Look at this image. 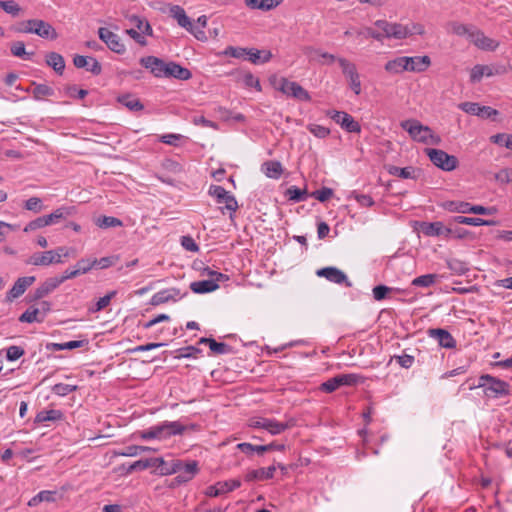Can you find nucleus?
Instances as JSON below:
<instances>
[{
    "mask_svg": "<svg viewBox=\"0 0 512 512\" xmlns=\"http://www.w3.org/2000/svg\"><path fill=\"white\" fill-rule=\"evenodd\" d=\"M374 24L383 34V38L401 40L414 34L422 35L424 33V27L421 24L416 23L402 25L400 23H392L386 20H377Z\"/></svg>",
    "mask_w": 512,
    "mask_h": 512,
    "instance_id": "nucleus-1",
    "label": "nucleus"
},
{
    "mask_svg": "<svg viewBox=\"0 0 512 512\" xmlns=\"http://www.w3.org/2000/svg\"><path fill=\"white\" fill-rule=\"evenodd\" d=\"M13 29L18 33L36 34L44 39L55 40L58 37L55 28L48 22L41 19H29L23 21Z\"/></svg>",
    "mask_w": 512,
    "mask_h": 512,
    "instance_id": "nucleus-2",
    "label": "nucleus"
},
{
    "mask_svg": "<svg viewBox=\"0 0 512 512\" xmlns=\"http://www.w3.org/2000/svg\"><path fill=\"white\" fill-rule=\"evenodd\" d=\"M186 427L179 421H165L159 425L150 427L148 430L142 431L140 437L147 439H166L173 435H182L185 433Z\"/></svg>",
    "mask_w": 512,
    "mask_h": 512,
    "instance_id": "nucleus-3",
    "label": "nucleus"
},
{
    "mask_svg": "<svg viewBox=\"0 0 512 512\" xmlns=\"http://www.w3.org/2000/svg\"><path fill=\"white\" fill-rule=\"evenodd\" d=\"M296 424L295 419L289 418L285 422L276 419L253 417L249 420V426L255 429H264L271 435H278L287 429L294 427Z\"/></svg>",
    "mask_w": 512,
    "mask_h": 512,
    "instance_id": "nucleus-4",
    "label": "nucleus"
},
{
    "mask_svg": "<svg viewBox=\"0 0 512 512\" xmlns=\"http://www.w3.org/2000/svg\"><path fill=\"white\" fill-rule=\"evenodd\" d=\"M363 381L364 378L359 374H339L323 382L320 386V390L325 393H332L341 386H355Z\"/></svg>",
    "mask_w": 512,
    "mask_h": 512,
    "instance_id": "nucleus-5",
    "label": "nucleus"
},
{
    "mask_svg": "<svg viewBox=\"0 0 512 512\" xmlns=\"http://www.w3.org/2000/svg\"><path fill=\"white\" fill-rule=\"evenodd\" d=\"M479 387H485V393L489 397H500L509 394V384L491 375H482L479 378Z\"/></svg>",
    "mask_w": 512,
    "mask_h": 512,
    "instance_id": "nucleus-6",
    "label": "nucleus"
},
{
    "mask_svg": "<svg viewBox=\"0 0 512 512\" xmlns=\"http://www.w3.org/2000/svg\"><path fill=\"white\" fill-rule=\"evenodd\" d=\"M425 151L430 161L438 168L444 171H452L456 169L458 165V159L455 156L449 155L440 149L428 148Z\"/></svg>",
    "mask_w": 512,
    "mask_h": 512,
    "instance_id": "nucleus-7",
    "label": "nucleus"
},
{
    "mask_svg": "<svg viewBox=\"0 0 512 512\" xmlns=\"http://www.w3.org/2000/svg\"><path fill=\"white\" fill-rule=\"evenodd\" d=\"M50 310V303L47 301H41L37 305L30 306L24 313H22L19 317V321L25 323H41L44 321Z\"/></svg>",
    "mask_w": 512,
    "mask_h": 512,
    "instance_id": "nucleus-8",
    "label": "nucleus"
},
{
    "mask_svg": "<svg viewBox=\"0 0 512 512\" xmlns=\"http://www.w3.org/2000/svg\"><path fill=\"white\" fill-rule=\"evenodd\" d=\"M401 127L409 133L411 138L415 141L426 143L430 128L422 125L418 120L409 119L401 122Z\"/></svg>",
    "mask_w": 512,
    "mask_h": 512,
    "instance_id": "nucleus-9",
    "label": "nucleus"
},
{
    "mask_svg": "<svg viewBox=\"0 0 512 512\" xmlns=\"http://www.w3.org/2000/svg\"><path fill=\"white\" fill-rule=\"evenodd\" d=\"M327 116L333 119L337 124H339L343 129L350 133H359L361 131L360 124L354 120V118L344 112L337 110H329L327 112Z\"/></svg>",
    "mask_w": 512,
    "mask_h": 512,
    "instance_id": "nucleus-10",
    "label": "nucleus"
},
{
    "mask_svg": "<svg viewBox=\"0 0 512 512\" xmlns=\"http://www.w3.org/2000/svg\"><path fill=\"white\" fill-rule=\"evenodd\" d=\"M279 90L288 95L292 96L295 99L301 101H310L311 97L307 90H305L300 84L297 82L289 81L285 78L280 80Z\"/></svg>",
    "mask_w": 512,
    "mask_h": 512,
    "instance_id": "nucleus-11",
    "label": "nucleus"
},
{
    "mask_svg": "<svg viewBox=\"0 0 512 512\" xmlns=\"http://www.w3.org/2000/svg\"><path fill=\"white\" fill-rule=\"evenodd\" d=\"M98 35L111 51L117 54H123L126 51V47L120 37L109 29L104 27L99 28Z\"/></svg>",
    "mask_w": 512,
    "mask_h": 512,
    "instance_id": "nucleus-12",
    "label": "nucleus"
},
{
    "mask_svg": "<svg viewBox=\"0 0 512 512\" xmlns=\"http://www.w3.org/2000/svg\"><path fill=\"white\" fill-rule=\"evenodd\" d=\"M29 265L34 266H48L50 264H58L62 263L61 254L59 252H54L53 250H48L42 253H34L32 254L28 260L26 261Z\"/></svg>",
    "mask_w": 512,
    "mask_h": 512,
    "instance_id": "nucleus-13",
    "label": "nucleus"
},
{
    "mask_svg": "<svg viewBox=\"0 0 512 512\" xmlns=\"http://www.w3.org/2000/svg\"><path fill=\"white\" fill-rule=\"evenodd\" d=\"M209 194L216 198L218 203H224L225 208L229 211L235 212L238 208L237 201L233 195H231L222 186L212 185L209 188Z\"/></svg>",
    "mask_w": 512,
    "mask_h": 512,
    "instance_id": "nucleus-14",
    "label": "nucleus"
},
{
    "mask_svg": "<svg viewBox=\"0 0 512 512\" xmlns=\"http://www.w3.org/2000/svg\"><path fill=\"white\" fill-rule=\"evenodd\" d=\"M140 64L149 69L150 72L157 78H166V69H168V62L155 57V56H146L140 59Z\"/></svg>",
    "mask_w": 512,
    "mask_h": 512,
    "instance_id": "nucleus-15",
    "label": "nucleus"
},
{
    "mask_svg": "<svg viewBox=\"0 0 512 512\" xmlns=\"http://www.w3.org/2000/svg\"><path fill=\"white\" fill-rule=\"evenodd\" d=\"M316 275L324 277L328 281L335 284H344L346 287H351L352 283L348 280L347 275L336 267H324L316 271Z\"/></svg>",
    "mask_w": 512,
    "mask_h": 512,
    "instance_id": "nucleus-16",
    "label": "nucleus"
},
{
    "mask_svg": "<svg viewBox=\"0 0 512 512\" xmlns=\"http://www.w3.org/2000/svg\"><path fill=\"white\" fill-rule=\"evenodd\" d=\"M469 41L472 42L475 46L483 50L493 51L498 46V43L491 38H488L484 35L482 31L474 27L473 31L470 34Z\"/></svg>",
    "mask_w": 512,
    "mask_h": 512,
    "instance_id": "nucleus-17",
    "label": "nucleus"
},
{
    "mask_svg": "<svg viewBox=\"0 0 512 512\" xmlns=\"http://www.w3.org/2000/svg\"><path fill=\"white\" fill-rule=\"evenodd\" d=\"M35 282L34 276H25L18 278L14 283L13 287L7 292L6 299L8 301H13L20 297L26 289L31 286Z\"/></svg>",
    "mask_w": 512,
    "mask_h": 512,
    "instance_id": "nucleus-18",
    "label": "nucleus"
},
{
    "mask_svg": "<svg viewBox=\"0 0 512 512\" xmlns=\"http://www.w3.org/2000/svg\"><path fill=\"white\" fill-rule=\"evenodd\" d=\"M428 334L430 337L437 340L438 344L443 348L452 349L456 347V340L451 333L445 329H429Z\"/></svg>",
    "mask_w": 512,
    "mask_h": 512,
    "instance_id": "nucleus-19",
    "label": "nucleus"
},
{
    "mask_svg": "<svg viewBox=\"0 0 512 512\" xmlns=\"http://www.w3.org/2000/svg\"><path fill=\"white\" fill-rule=\"evenodd\" d=\"M73 63L75 67L85 68L94 75H99L102 72L101 64L93 57L76 55L73 59Z\"/></svg>",
    "mask_w": 512,
    "mask_h": 512,
    "instance_id": "nucleus-20",
    "label": "nucleus"
},
{
    "mask_svg": "<svg viewBox=\"0 0 512 512\" xmlns=\"http://www.w3.org/2000/svg\"><path fill=\"white\" fill-rule=\"evenodd\" d=\"M164 465H166V461L162 457L141 459L131 464L128 468V472L131 473L136 470L156 468L159 469V473L161 474V469L164 467Z\"/></svg>",
    "mask_w": 512,
    "mask_h": 512,
    "instance_id": "nucleus-21",
    "label": "nucleus"
},
{
    "mask_svg": "<svg viewBox=\"0 0 512 512\" xmlns=\"http://www.w3.org/2000/svg\"><path fill=\"white\" fill-rule=\"evenodd\" d=\"M60 285V282L58 280V277H51L46 279L34 292L30 295L31 301L42 299L43 297L47 296L49 293L54 291L58 286Z\"/></svg>",
    "mask_w": 512,
    "mask_h": 512,
    "instance_id": "nucleus-22",
    "label": "nucleus"
},
{
    "mask_svg": "<svg viewBox=\"0 0 512 512\" xmlns=\"http://www.w3.org/2000/svg\"><path fill=\"white\" fill-rule=\"evenodd\" d=\"M183 295L180 290L177 288H169L165 290H161L155 293L151 298V305L157 306L163 303H166L170 300L176 301L177 298H181Z\"/></svg>",
    "mask_w": 512,
    "mask_h": 512,
    "instance_id": "nucleus-23",
    "label": "nucleus"
},
{
    "mask_svg": "<svg viewBox=\"0 0 512 512\" xmlns=\"http://www.w3.org/2000/svg\"><path fill=\"white\" fill-rule=\"evenodd\" d=\"M422 232L426 236L435 237V236H445L449 237L452 232L451 227H446L442 222H433V223H423Z\"/></svg>",
    "mask_w": 512,
    "mask_h": 512,
    "instance_id": "nucleus-24",
    "label": "nucleus"
},
{
    "mask_svg": "<svg viewBox=\"0 0 512 512\" xmlns=\"http://www.w3.org/2000/svg\"><path fill=\"white\" fill-rule=\"evenodd\" d=\"M198 462L195 460L182 463V471L177 475L175 480L177 483H185L190 481L198 473Z\"/></svg>",
    "mask_w": 512,
    "mask_h": 512,
    "instance_id": "nucleus-25",
    "label": "nucleus"
},
{
    "mask_svg": "<svg viewBox=\"0 0 512 512\" xmlns=\"http://www.w3.org/2000/svg\"><path fill=\"white\" fill-rule=\"evenodd\" d=\"M192 73L189 69L170 61L168 62V69H166V78H175L178 80H189Z\"/></svg>",
    "mask_w": 512,
    "mask_h": 512,
    "instance_id": "nucleus-26",
    "label": "nucleus"
},
{
    "mask_svg": "<svg viewBox=\"0 0 512 512\" xmlns=\"http://www.w3.org/2000/svg\"><path fill=\"white\" fill-rule=\"evenodd\" d=\"M407 68L410 72H423L425 71L431 64V60L428 56H415V57H407Z\"/></svg>",
    "mask_w": 512,
    "mask_h": 512,
    "instance_id": "nucleus-27",
    "label": "nucleus"
},
{
    "mask_svg": "<svg viewBox=\"0 0 512 512\" xmlns=\"http://www.w3.org/2000/svg\"><path fill=\"white\" fill-rule=\"evenodd\" d=\"M169 13L171 17H173L178 25L184 29H191L192 28V21L187 16L185 10L179 6V5H173L169 9Z\"/></svg>",
    "mask_w": 512,
    "mask_h": 512,
    "instance_id": "nucleus-28",
    "label": "nucleus"
},
{
    "mask_svg": "<svg viewBox=\"0 0 512 512\" xmlns=\"http://www.w3.org/2000/svg\"><path fill=\"white\" fill-rule=\"evenodd\" d=\"M75 213L74 207H60L49 215H44L47 225L57 224Z\"/></svg>",
    "mask_w": 512,
    "mask_h": 512,
    "instance_id": "nucleus-29",
    "label": "nucleus"
},
{
    "mask_svg": "<svg viewBox=\"0 0 512 512\" xmlns=\"http://www.w3.org/2000/svg\"><path fill=\"white\" fill-rule=\"evenodd\" d=\"M276 471L275 466H269L267 468H259L256 470H252L247 473L246 480L247 481H254V480H268L274 477V473Z\"/></svg>",
    "mask_w": 512,
    "mask_h": 512,
    "instance_id": "nucleus-30",
    "label": "nucleus"
},
{
    "mask_svg": "<svg viewBox=\"0 0 512 512\" xmlns=\"http://www.w3.org/2000/svg\"><path fill=\"white\" fill-rule=\"evenodd\" d=\"M219 285L214 279L195 281L190 284V289L196 294H204L213 292L218 289Z\"/></svg>",
    "mask_w": 512,
    "mask_h": 512,
    "instance_id": "nucleus-31",
    "label": "nucleus"
},
{
    "mask_svg": "<svg viewBox=\"0 0 512 512\" xmlns=\"http://www.w3.org/2000/svg\"><path fill=\"white\" fill-rule=\"evenodd\" d=\"M387 172L390 175L400 177L402 179H415L417 170L411 166L408 167H398L394 165L386 166Z\"/></svg>",
    "mask_w": 512,
    "mask_h": 512,
    "instance_id": "nucleus-32",
    "label": "nucleus"
},
{
    "mask_svg": "<svg viewBox=\"0 0 512 512\" xmlns=\"http://www.w3.org/2000/svg\"><path fill=\"white\" fill-rule=\"evenodd\" d=\"M46 63L48 66L53 68V70L62 75L65 69V60L63 56L57 52H50L46 55Z\"/></svg>",
    "mask_w": 512,
    "mask_h": 512,
    "instance_id": "nucleus-33",
    "label": "nucleus"
},
{
    "mask_svg": "<svg viewBox=\"0 0 512 512\" xmlns=\"http://www.w3.org/2000/svg\"><path fill=\"white\" fill-rule=\"evenodd\" d=\"M406 56H400L395 59L389 60L385 64V70L391 74H400L408 71Z\"/></svg>",
    "mask_w": 512,
    "mask_h": 512,
    "instance_id": "nucleus-34",
    "label": "nucleus"
},
{
    "mask_svg": "<svg viewBox=\"0 0 512 512\" xmlns=\"http://www.w3.org/2000/svg\"><path fill=\"white\" fill-rule=\"evenodd\" d=\"M283 0H245V5L251 9L269 11L276 8Z\"/></svg>",
    "mask_w": 512,
    "mask_h": 512,
    "instance_id": "nucleus-35",
    "label": "nucleus"
},
{
    "mask_svg": "<svg viewBox=\"0 0 512 512\" xmlns=\"http://www.w3.org/2000/svg\"><path fill=\"white\" fill-rule=\"evenodd\" d=\"M1 7L13 18L21 17L25 13V9L16 0H2Z\"/></svg>",
    "mask_w": 512,
    "mask_h": 512,
    "instance_id": "nucleus-36",
    "label": "nucleus"
},
{
    "mask_svg": "<svg viewBox=\"0 0 512 512\" xmlns=\"http://www.w3.org/2000/svg\"><path fill=\"white\" fill-rule=\"evenodd\" d=\"M274 447L273 443L267 444V445H252L250 443H239L237 445V448L248 455H251L253 452L258 453L259 455H262L265 452L271 451Z\"/></svg>",
    "mask_w": 512,
    "mask_h": 512,
    "instance_id": "nucleus-37",
    "label": "nucleus"
},
{
    "mask_svg": "<svg viewBox=\"0 0 512 512\" xmlns=\"http://www.w3.org/2000/svg\"><path fill=\"white\" fill-rule=\"evenodd\" d=\"M63 413L60 410H42L37 413L35 423H43L46 421H57L62 419Z\"/></svg>",
    "mask_w": 512,
    "mask_h": 512,
    "instance_id": "nucleus-38",
    "label": "nucleus"
},
{
    "mask_svg": "<svg viewBox=\"0 0 512 512\" xmlns=\"http://www.w3.org/2000/svg\"><path fill=\"white\" fill-rule=\"evenodd\" d=\"M448 268L456 275H464L469 271V264L466 261L451 258L446 261Z\"/></svg>",
    "mask_w": 512,
    "mask_h": 512,
    "instance_id": "nucleus-39",
    "label": "nucleus"
},
{
    "mask_svg": "<svg viewBox=\"0 0 512 512\" xmlns=\"http://www.w3.org/2000/svg\"><path fill=\"white\" fill-rule=\"evenodd\" d=\"M262 167L265 175L269 178L278 179L283 172L282 165L278 161H267Z\"/></svg>",
    "mask_w": 512,
    "mask_h": 512,
    "instance_id": "nucleus-40",
    "label": "nucleus"
},
{
    "mask_svg": "<svg viewBox=\"0 0 512 512\" xmlns=\"http://www.w3.org/2000/svg\"><path fill=\"white\" fill-rule=\"evenodd\" d=\"M119 103L127 107L131 111H140L144 108L140 100L132 95L126 94L118 98Z\"/></svg>",
    "mask_w": 512,
    "mask_h": 512,
    "instance_id": "nucleus-41",
    "label": "nucleus"
},
{
    "mask_svg": "<svg viewBox=\"0 0 512 512\" xmlns=\"http://www.w3.org/2000/svg\"><path fill=\"white\" fill-rule=\"evenodd\" d=\"M303 51H304V53L306 55H310V54L314 53V54L320 56L322 58V61L320 63L323 64V65H325V64L326 65H331L332 63L337 61V59L339 58V57H336L333 54H330L328 52H323L320 49H316L314 47H305L303 49Z\"/></svg>",
    "mask_w": 512,
    "mask_h": 512,
    "instance_id": "nucleus-42",
    "label": "nucleus"
},
{
    "mask_svg": "<svg viewBox=\"0 0 512 512\" xmlns=\"http://www.w3.org/2000/svg\"><path fill=\"white\" fill-rule=\"evenodd\" d=\"M56 492L44 490L35 495L32 499L29 500L28 505L30 507H35L39 505L41 502H54L55 501Z\"/></svg>",
    "mask_w": 512,
    "mask_h": 512,
    "instance_id": "nucleus-43",
    "label": "nucleus"
},
{
    "mask_svg": "<svg viewBox=\"0 0 512 512\" xmlns=\"http://www.w3.org/2000/svg\"><path fill=\"white\" fill-rule=\"evenodd\" d=\"M84 343L83 340H73L65 343H51L47 345V348L53 351L72 350L82 347Z\"/></svg>",
    "mask_w": 512,
    "mask_h": 512,
    "instance_id": "nucleus-44",
    "label": "nucleus"
},
{
    "mask_svg": "<svg viewBox=\"0 0 512 512\" xmlns=\"http://www.w3.org/2000/svg\"><path fill=\"white\" fill-rule=\"evenodd\" d=\"M11 53L16 56L20 57L24 60H30L31 57L34 55V52H26L25 50V44L22 41H15L11 44Z\"/></svg>",
    "mask_w": 512,
    "mask_h": 512,
    "instance_id": "nucleus-45",
    "label": "nucleus"
},
{
    "mask_svg": "<svg viewBox=\"0 0 512 512\" xmlns=\"http://www.w3.org/2000/svg\"><path fill=\"white\" fill-rule=\"evenodd\" d=\"M95 224L100 228L107 229L122 226V221L113 216H100L96 219Z\"/></svg>",
    "mask_w": 512,
    "mask_h": 512,
    "instance_id": "nucleus-46",
    "label": "nucleus"
},
{
    "mask_svg": "<svg viewBox=\"0 0 512 512\" xmlns=\"http://www.w3.org/2000/svg\"><path fill=\"white\" fill-rule=\"evenodd\" d=\"M337 62L342 69V73L346 76L347 79L358 74L355 64L350 62L348 59L339 57Z\"/></svg>",
    "mask_w": 512,
    "mask_h": 512,
    "instance_id": "nucleus-47",
    "label": "nucleus"
},
{
    "mask_svg": "<svg viewBox=\"0 0 512 512\" xmlns=\"http://www.w3.org/2000/svg\"><path fill=\"white\" fill-rule=\"evenodd\" d=\"M438 276L436 274H425L412 280V285L416 287H430L435 284Z\"/></svg>",
    "mask_w": 512,
    "mask_h": 512,
    "instance_id": "nucleus-48",
    "label": "nucleus"
},
{
    "mask_svg": "<svg viewBox=\"0 0 512 512\" xmlns=\"http://www.w3.org/2000/svg\"><path fill=\"white\" fill-rule=\"evenodd\" d=\"M286 196L290 201L301 202L306 200L307 192L305 189H300L296 186H291L286 190Z\"/></svg>",
    "mask_w": 512,
    "mask_h": 512,
    "instance_id": "nucleus-49",
    "label": "nucleus"
},
{
    "mask_svg": "<svg viewBox=\"0 0 512 512\" xmlns=\"http://www.w3.org/2000/svg\"><path fill=\"white\" fill-rule=\"evenodd\" d=\"M182 460H172V461H166V465L162 467L161 469V475H171V474H180V471H182Z\"/></svg>",
    "mask_w": 512,
    "mask_h": 512,
    "instance_id": "nucleus-50",
    "label": "nucleus"
},
{
    "mask_svg": "<svg viewBox=\"0 0 512 512\" xmlns=\"http://www.w3.org/2000/svg\"><path fill=\"white\" fill-rule=\"evenodd\" d=\"M484 75L491 76V68L484 65H476L471 71L470 78L472 82H477L480 81Z\"/></svg>",
    "mask_w": 512,
    "mask_h": 512,
    "instance_id": "nucleus-51",
    "label": "nucleus"
},
{
    "mask_svg": "<svg viewBox=\"0 0 512 512\" xmlns=\"http://www.w3.org/2000/svg\"><path fill=\"white\" fill-rule=\"evenodd\" d=\"M451 31L458 36H466L470 38V34L474 29V26L465 25L458 22H452L450 24Z\"/></svg>",
    "mask_w": 512,
    "mask_h": 512,
    "instance_id": "nucleus-52",
    "label": "nucleus"
},
{
    "mask_svg": "<svg viewBox=\"0 0 512 512\" xmlns=\"http://www.w3.org/2000/svg\"><path fill=\"white\" fill-rule=\"evenodd\" d=\"M445 208L450 212L469 213L470 203L463 201H450L445 204Z\"/></svg>",
    "mask_w": 512,
    "mask_h": 512,
    "instance_id": "nucleus-53",
    "label": "nucleus"
},
{
    "mask_svg": "<svg viewBox=\"0 0 512 512\" xmlns=\"http://www.w3.org/2000/svg\"><path fill=\"white\" fill-rule=\"evenodd\" d=\"M116 294H117L116 291H111L107 295H105L104 297H101L96 302L95 306L91 307L89 309V311L92 312V313H96V312H99V311L103 310L104 308H106L110 304L112 298H114L116 296Z\"/></svg>",
    "mask_w": 512,
    "mask_h": 512,
    "instance_id": "nucleus-54",
    "label": "nucleus"
},
{
    "mask_svg": "<svg viewBox=\"0 0 512 512\" xmlns=\"http://www.w3.org/2000/svg\"><path fill=\"white\" fill-rule=\"evenodd\" d=\"M53 94V88L44 84L36 85L33 89V97L37 100H41L47 96H52Z\"/></svg>",
    "mask_w": 512,
    "mask_h": 512,
    "instance_id": "nucleus-55",
    "label": "nucleus"
},
{
    "mask_svg": "<svg viewBox=\"0 0 512 512\" xmlns=\"http://www.w3.org/2000/svg\"><path fill=\"white\" fill-rule=\"evenodd\" d=\"M77 386L76 385H69V384H64V383H58V384H55L53 387H52V392L58 396H66L68 394H70L71 392H74L77 390Z\"/></svg>",
    "mask_w": 512,
    "mask_h": 512,
    "instance_id": "nucleus-56",
    "label": "nucleus"
},
{
    "mask_svg": "<svg viewBox=\"0 0 512 512\" xmlns=\"http://www.w3.org/2000/svg\"><path fill=\"white\" fill-rule=\"evenodd\" d=\"M209 348L214 354H218V355L228 354V353L232 352L231 346H229L228 344L223 343V342H217L214 339L210 341Z\"/></svg>",
    "mask_w": 512,
    "mask_h": 512,
    "instance_id": "nucleus-57",
    "label": "nucleus"
},
{
    "mask_svg": "<svg viewBox=\"0 0 512 512\" xmlns=\"http://www.w3.org/2000/svg\"><path fill=\"white\" fill-rule=\"evenodd\" d=\"M218 484L220 487V492H222V494H225L240 487L241 481L238 479H231L227 481H220L218 482Z\"/></svg>",
    "mask_w": 512,
    "mask_h": 512,
    "instance_id": "nucleus-58",
    "label": "nucleus"
},
{
    "mask_svg": "<svg viewBox=\"0 0 512 512\" xmlns=\"http://www.w3.org/2000/svg\"><path fill=\"white\" fill-rule=\"evenodd\" d=\"M48 226L47 225V221L45 220V217L44 216H41V217H38L32 221H30L24 228V231L25 232H31V231H35L37 229H40V228H43V227H46Z\"/></svg>",
    "mask_w": 512,
    "mask_h": 512,
    "instance_id": "nucleus-59",
    "label": "nucleus"
},
{
    "mask_svg": "<svg viewBox=\"0 0 512 512\" xmlns=\"http://www.w3.org/2000/svg\"><path fill=\"white\" fill-rule=\"evenodd\" d=\"M308 130L318 138H326L330 134V130L318 124H310Z\"/></svg>",
    "mask_w": 512,
    "mask_h": 512,
    "instance_id": "nucleus-60",
    "label": "nucleus"
},
{
    "mask_svg": "<svg viewBox=\"0 0 512 512\" xmlns=\"http://www.w3.org/2000/svg\"><path fill=\"white\" fill-rule=\"evenodd\" d=\"M480 107V104L475 102H463L459 104V108L462 111L476 116L479 115Z\"/></svg>",
    "mask_w": 512,
    "mask_h": 512,
    "instance_id": "nucleus-61",
    "label": "nucleus"
},
{
    "mask_svg": "<svg viewBox=\"0 0 512 512\" xmlns=\"http://www.w3.org/2000/svg\"><path fill=\"white\" fill-rule=\"evenodd\" d=\"M24 207L29 211L38 213L43 208L42 200L38 197H31L25 202Z\"/></svg>",
    "mask_w": 512,
    "mask_h": 512,
    "instance_id": "nucleus-62",
    "label": "nucleus"
},
{
    "mask_svg": "<svg viewBox=\"0 0 512 512\" xmlns=\"http://www.w3.org/2000/svg\"><path fill=\"white\" fill-rule=\"evenodd\" d=\"M333 195V191L331 188L323 187L320 190H316L312 193V197L317 199L320 202H325L331 198Z\"/></svg>",
    "mask_w": 512,
    "mask_h": 512,
    "instance_id": "nucleus-63",
    "label": "nucleus"
},
{
    "mask_svg": "<svg viewBox=\"0 0 512 512\" xmlns=\"http://www.w3.org/2000/svg\"><path fill=\"white\" fill-rule=\"evenodd\" d=\"M495 179L503 184L510 183L512 181V170L508 168L501 169L495 174Z\"/></svg>",
    "mask_w": 512,
    "mask_h": 512,
    "instance_id": "nucleus-64",
    "label": "nucleus"
}]
</instances>
